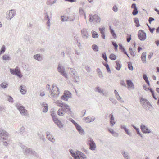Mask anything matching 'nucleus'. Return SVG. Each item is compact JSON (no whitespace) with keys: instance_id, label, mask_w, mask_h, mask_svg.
<instances>
[{"instance_id":"49","label":"nucleus","mask_w":159,"mask_h":159,"mask_svg":"<svg viewBox=\"0 0 159 159\" xmlns=\"http://www.w3.org/2000/svg\"><path fill=\"white\" fill-rule=\"evenodd\" d=\"M124 157H125V159H129V157L128 154L125 153H124L123 154Z\"/></svg>"},{"instance_id":"38","label":"nucleus","mask_w":159,"mask_h":159,"mask_svg":"<svg viewBox=\"0 0 159 159\" xmlns=\"http://www.w3.org/2000/svg\"><path fill=\"white\" fill-rule=\"evenodd\" d=\"M20 91L22 94H25V93L26 92V90L25 89H23V87L22 86H20Z\"/></svg>"},{"instance_id":"5","label":"nucleus","mask_w":159,"mask_h":159,"mask_svg":"<svg viewBox=\"0 0 159 159\" xmlns=\"http://www.w3.org/2000/svg\"><path fill=\"white\" fill-rule=\"evenodd\" d=\"M138 36L139 39L141 40H145L146 38V34L142 30H140L138 32Z\"/></svg>"},{"instance_id":"26","label":"nucleus","mask_w":159,"mask_h":159,"mask_svg":"<svg viewBox=\"0 0 159 159\" xmlns=\"http://www.w3.org/2000/svg\"><path fill=\"white\" fill-rule=\"evenodd\" d=\"M109 58L111 60H114L116 59V56L115 54L111 53L110 55Z\"/></svg>"},{"instance_id":"56","label":"nucleus","mask_w":159,"mask_h":159,"mask_svg":"<svg viewBox=\"0 0 159 159\" xmlns=\"http://www.w3.org/2000/svg\"><path fill=\"white\" fill-rule=\"evenodd\" d=\"M66 1L69 2H76V0H65Z\"/></svg>"},{"instance_id":"1","label":"nucleus","mask_w":159,"mask_h":159,"mask_svg":"<svg viewBox=\"0 0 159 159\" xmlns=\"http://www.w3.org/2000/svg\"><path fill=\"white\" fill-rule=\"evenodd\" d=\"M56 103L57 106L59 107H62L63 109H64V110L66 111H66V110H68L69 111L68 114L70 115H72V111L69 106L66 104H64L62 101L60 100L57 101Z\"/></svg>"},{"instance_id":"29","label":"nucleus","mask_w":159,"mask_h":159,"mask_svg":"<svg viewBox=\"0 0 159 159\" xmlns=\"http://www.w3.org/2000/svg\"><path fill=\"white\" fill-rule=\"evenodd\" d=\"M92 35L93 38H98V35L97 33L95 31H93L92 32Z\"/></svg>"},{"instance_id":"32","label":"nucleus","mask_w":159,"mask_h":159,"mask_svg":"<svg viewBox=\"0 0 159 159\" xmlns=\"http://www.w3.org/2000/svg\"><path fill=\"white\" fill-rule=\"evenodd\" d=\"M34 58L35 59L38 61H40L42 59L41 57H40V55L39 54L34 55Z\"/></svg>"},{"instance_id":"4","label":"nucleus","mask_w":159,"mask_h":159,"mask_svg":"<svg viewBox=\"0 0 159 159\" xmlns=\"http://www.w3.org/2000/svg\"><path fill=\"white\" fill-rule=\"evenodd\" d=\"M87 140L88 142L87 143L89 146V149L92 150H95L96 146L94 141L92 139L90 138L88 139Z\"/></svg>"},{"instance_id":"47","label":"nucleus","mask_w":159,"mask_h":159,"mask_svg":"<svg viewBox=\"0 0 159 159\" xmlns=\"http://www.w3.org/2000/svg\"><path fill=\"white\" fill-rule=\"evenodd\" d=\"M70 70L71 73H73V74L74 75H76V72L75 71V69L70 68Z\"/></svg>"},{"instance_id":"39","label":"nucleus","mask_w":159,"mask_h":159,"mask_svg":"<svg viewBox=\"0 0 159 159\" xmlns=\"http://www.w3.org/2000/svg\"><path fill=\"white\" fill-rule=\"evenodd\" d=\"M112 44L115 47V49L116 51H117L118 50V45L114 42H112Z\"/></svg>"},{"instance_id":"41","label":"nucleus","mask_w":159,"mask_h":159,"mask_svg":"<svg viewBox=\"0 0 159 159\" xmlns=\"http://www.w3.org/2000/svg\"><path fill=\"white\" fill-rule=\"evenodd\" d=\"M2 59L4 60H7L10 59V57L8 55H4L2 57Z\"/></svg>"},{"instance_id":"44","label":"nucleus","mask_w":159,"mask_h":159,"mask_svg":"<svg viewBox=\"0 0 159 159\" xmlns=\"http://www.w3.org/2000/svg\"><path fill=\"white\" fill-rule=\"evenodd\" d=\"M138 13V11L137 10V8H136L135 9H134V10L133 11L132 14L134 15H136Z\"/></svg>"},{"instance_id":"45","label":"nucleus","mask_w":159,"mask_h":159,"mask_svg":"<svg viewBox=\"0 0 159 159\" xmlns=\"http://www.w3.org/2000/svg\"><path fill=\"white\" fill-rule=\"evenodd\" d=\"M102 57L106 62H107V58L105 53L102 54Z\"/></svg>"},{"instance_id":"28","label":"nucleus","mask_w":159,"mask_h":159,"mask_svg":"<svg viewBox=\"0 0 159 159\" xmlns=\"http://www.w3.org/2000/svg\"><path fill=\"white\" fill-rule=\"evenodd\" d=\"M143 79L145 80L146 82L147 83L148 86H150V84L149 80H148V78L146 75H144L143 77Z\"/></svg>"},{"instance_id":"42","label":"nucleus","mask_w":159,"mask_h":159,"mask_svg":"<svg viewBox=\"0 0 159 159\" xmlns=\"http://www.w3.org/2000/svg\"><path fill=\"white\" fill-rule=\"evenodd\" d=\"M7 84L6 83H2L0 85V87L3 88H5L7 87Z\"/></svg>"},{"instance_id":"31","label":"nucleus","mask_w":159,"mask_h":159,"mask_svg":"<svg viewBox=\"0 0 159 159\" xmlns=\"http://www.w3.org/2000/svg\"><path fill=\"white\" fill-rule=\"evenodd\" d=\"M116 96L117 99L121 102H123L124 101L123 100L122 98L120 97L119 94H116Z\"/></svg>"},{"instance_id":"36","label":"nucleus","mask_w":159,"mask_h":159,"mask_svg":"<svg viewBox=\"0 0 159 159\" xmlns=\"http://www.w3.org/2000/svg\"><path fill=\"white\" fill-rule=\"evenodd\" d=\"M92 48L95 51H98V46L96 45H93L92 46Z\"/></svg>"},{"instance_id":"58","label":"nucleus","mask_w":159,"mask_h":159,"mask_svg":"<svg viewBox=\"0 0 159 159\" xmlns=\"http://www.w3.org/2000/svg\"><path fill=\"white\" fill-rule=\"evenodd\" d=\"M142 50V48H141V47L139 46L138 48V52H140Z\"/></svg>"},{"instance_id":"62","label":"nucleus","mask_w":159,"mask_h":159,"mask_svg":"<svg viewBox=\"0 0 159 159\" xmlns=\"http://www.w3.org/2000/svg\"><path fill=\"white\" fill-rule=\"evenodd\" d=\"M102 35L101 36L102 38L103 39H105V35L104 33L101 34Z\"/></svg>"},{"instance_id":"43","label":"nucleus","mask_w":159,"mask_h":159,"mask_svg":"<svg viewBox=\"0 0 159 159\" xmlns=\"http://www.w3.org/2000/svg\"><path fill=\"white\" fill-rule=\"evenodd\" d=\"M85 121L86 123H89L91 121V120L89 117H86L85 119Z\"/></svg>"},{"instance_id":"60","label":"nucleus","mask_w":159,"mask_h":159,"mask_svg":"<svg viewBox=\"0 0 159 159\" xmlns=\"http://www.w3.org/2000/svg\"><path fill=\"white\" fill-rule=\"evenodd\" d=\"M154 30V28H149V30L150 32L152 33H153Z\"/></svg>"},{"instance_id":"63","label":"nucleus","mask_w":159,"mask_h":159,"mask_svg":"<svg viewBox=\"0 0 159 159\" xmlns=\"http://www.w3.org/2000/svg\"><path fill=\"white\" fill-rule=\"evenodd\" d=\"M96 90L98 92H101V91L99 87H98V88H97Z\"/></svg>"},{"instance_id":"10","label":"nucleus","mask_w":159,"mask_h":159,"mask_svg":"<svg viewBox=\"0 0 159 159\" xmlns=\"http://www.w3.org/2000/svg\"><path fill=\"white\" fill-rule=\"evenodd\" d=\"M51 94L52 96H57L59 94L58 88L56 86H52L51 91Z\"/></svg>"},{"instance_id":"6","label":"nucleus","mask_w":159,"mask_h":159,"mask_svg":"<svg viewBox=\"0 0 159 159\" xmlns=\"http://www.w3.org/2000/svg\"><path fill=\"white\" fill-rule=\"evenodd\" d=\"M16 106L21 114L24 116H26L27 115V111L25 109L23 106H20L19 105L17 104Z\"/></svg>"},{"instance_id":"17","label":"nucleus","mask_w":159,"mask_h":159,"mask_svg":"<svg viewBox=\"0 0 159 159\" xmlns=\"http://www.w3.org/2000/svg\"><path fill=\"white\" fill-rule=\"evenodd\" d=\"M66 110L67 111H66L64 110V109H63V108L62 109H59L58 110L57 112L58 114L60 116H62L66 112H67L68 113L69 111L68 110Z\"/></svg>"},{"instance_id":"21","label":"nucleus","mask_w":159,"mask_h":159,"mask_svg":"<svg viewBox=\"0 0 159 159\" xmlns=\"http://www.w3.org/2000/svg\"><path fill=\"white\" fill-rule=\"evenodd\" d=\"M75 126L77 129L79 131L80 133H83L84 132L83 129L78 124H76V125Z\"/></svg>"},{"instance_id":"40","label":"nucleus","mask_w":159,"mask_h":159,"mask_svg":"<svg viewBox=\"0 0 159 159\" xmlns=\"http://www.w3.org/2000/svg\"><path fill=\"white\" fill-rule=\"evenodd\" d=\"M5 46L3 45L1 48V51L0 52V55L2 53H3L5 50Z\"/></svg>"},{"instance_id":"8","label":"nucleus","mask_w":159,"mask_h":159,"mask_svg":"<svg viewBox=\"0 0 159 159\" xmlns=\"http://www.w3.org/2000/svg\"><path fill=\"white\" fill-rule=\"evenodd\" d=\"M10 72L12 74L17 75L20 78L22 77L20 71L18 67H16L14 70L10 69Z\"/></svg>"},{"instance_id":"61","label":"nucleus","mask_w":159,"mask_h":159,"mask_svg":"<svg viewBox=\"0 0 159 159\" xmlns=\"http://www.w3.org/2000/svg\"><path fill=\"white\" fill-rule=\"evenodd\" d=\"M120 84L121 85H125V82H124V81H120Z\"/></svg>"},{"instance_id":"30","label":"nucleus","mask_w":159,"mask_h":159,"mask_svg":"<svg viewBox=\"0 0 159 159\" xmlns=\"http://www.w3.org/2000/svg\"><path fill=\"white\" fill-rule=\"evenodd\" d=\"M110 29L111 34H112V36L114 38H116V35L115 33L114 30L111 28V26H110Z\"/></svg>"},{"instance_id":"14","label":"nucleus","mask_w":159,"mask_h":159,"mask_svg":"<svg viewBox=\"0 0 159 159\" xmlns=\"http://www.w3.org/2000/svg\"><path fill=\"white\" fill-rule=\"evenodd\" d=\"M141 128L142 131L145 133H148L150 132V130L144 125H141Z\"/></svg>"},{"instance_id":"50","label":"nucleus","mask_w":159,"mask_h":159,"mask_svg":"<svg viewBox=\"0 0 159 159\" xmlns=\"http://www.w3.org/2000/svg\"><path fill=\"white\" fill-rule=\"evenodd\" d=\"M125 132H126V133L129 135H130V133L128 129H127L126 128H125Z\"/></svg>"},{"instance_id":"34","label":"nucleus","mask_w":159,"mask_h":159,"mask_svg":"<svg viewBox=\"0 0 159 159\" xmlns=\"http://www.w3.org/2000/svg\"><path fill=\"white\" fill-rule=\"evenodd\" d=\"M134 22L136 24V26L137 27H138L140 26V25L139 22V20L138 18H135L134 19Z\"/></svg>"},{"instance_id":"33","label":"nucleus","mask_w":159,"mask_h":159,"mask_svg":"<svg viewBox=\"0 0 159 159\" xmlns=\"http://www.w3.org/2000/svg\"><path fill=\"white\" fill-rule=\"evenodd\" d=\"M129 53L132 56L134 57L135 56L134 52L133 51L131 48H130L129 49Z\"/></svg>"},{"instance_id":"13","label":"nucleus","mask_w":159,"mask_h":159,"mask_svg":"<svg viewBox=\"0 0 159 159\" xmlns=\"http://www.w3.org/2000/svg\"><path fill=\"white\" fill-rule=\"evenodd\" d=\"M15 14L14 10H11L7 13V17L8 19H11Z\"/></svg>"},{"instance_id":"59","label":"nucleus","mask_w":159,"mask_h":159,"mask_svg":"<svg viewBox=\"0 0 159 159\" xmlns=\"http://www.w3.org/2000/svg\"><path fill=\"white\" fill-rule=\"evenodd\" d=\"M109 131L111 134H113L114 132L112 129H109Z\"/></svg>"},{"instance_id":"52","label":"nucleus","mask_w":159,"mask_h":159,"mask_svg":"<svg viewBox=\"0 0 159 159\" xmlns=\"http://www.w3.org/2000/svg\"><path fill=\"white\" fill-rule=\"evenodd\" d=\"M8 100L10 102H13V98L11 96L9 97Z\"/></svg>"},{"instance_id":"35","label":"nucleus","mask_w":159,"mask_h":159,"mask_svg":"<svg viewBox=\"0 0 159 159\" xmlns=\"http://www.w3.org/2000/svg\"><path fill=\"white\" fill-rule=\"evenodd\" d=\"M103 64L106 67L107 71L110 73L111 72V71L108 64L107 63H103Z\"/></svg>"},{"instance_id":"27","label":"nucleus","mask_w":159,"mask_h":159,"mask_svg":"<svg viewBox=\"0 0 159 159\" xmlns=\"http://www.w3.org/2000/svg\"><path fill=\"white\" fill-rule=\"evenodd\" d=\"M116 68L117 70H120L121 68V65L119 63L118 61H116Z\"/></svg>"},{"instance_id":"46","label":"nucleus","mask_w":159,"mask_h":159,"mask_svg":"<svg viewBox=\"0 0 159 159\" xmlns=\"http://www.w3.org/2000/svg\"><path fill=\"white\" fill-rule=\"evenodd\" d=\"M126 39H127V41L128 42H129L131 40V35H128L127 36Z\"/></svg>"},{"instance_id":"20","label":"nucleus","mask_w":159,"mask_h":159,"mask_svg":"<svg viewBox=\"0 0 159 159\" xmlns=\"http://www.w3.org/2000/svg\"><path fill=\"white\" fill-rule=\"evenodd\" d=\"M143 88L144 89V90H147L148 89L151 92V93H152V95L153 96V98L155 99H156V100L157 99V98L154 95V92H153V91H152V89L149 88H148L145 85L143 86Z\"/></svg>"},{"instance_id":"51","label":"nucleus","mask_w":159,"mask_h":159,"mask_svg":"<svg viewBox=\"0 0 159 159\" xmlns=\"http://www.w3.org/2000/svg\"><path fill=\"white\" fill-rule=\"evenodd\" d=\"M113 10L114 12H117L118 8L116 6H114L113 7Z\"/></svg>"},{"instance_id":"16","label":"nucleus","mask_w":159,"mask_h":159,"mask_svg":"<svg viewBox=\"0 0 159 159\" xmlns=\"http://www.w3.org/2000/svg\"><path fill=\"white\" fill-rule=\"evenodd\" d=\"M126 83L128 88L133 89L134 88V85L131 80H126Z\"/></svg>"},{"instance_id":"48","label":"nucleus","mask_w":159,"mask_h":159,"mask_svg":"<svg viewBox=\"0 0 159 159\" xmlns=\"http://www.w3.org/2000/svg\"><path fill=\"white\" fill-rule=\"evenodd\" d=\"M104 29H105V28L104 27L99 28V30L100 31L101 34L104 33Z\"/></svg>"},{"instance_id":"24","label":"nucleus","mask_w":159,"mask_h":159,"mask_svg":"<svg viewBox=\"0 0 159 159\" xmlns=\"http://www.w3.org/2000/svg\"><path fill=\"white\" fill-rule=\"evenodd\" d=\"M110 116H111L110 123L112 125V126H113V125L115 124V122L114 121V119L113 117V115L112 114L110 115Z\"/></svg>"},{"instance_id":"55","label":"nucleus","mask_w":159,"mask_h":159,"mask_svg":"<svg viewBox=\"0 0 159 159\" xmlns=\"http://www.w3.org/2000/svg\"><path fill=\"white\" fill-rule=\"evenodd\" d=\"M61 19L62 21H64L66 20V19L64 16H62L61 17Z\"/></svg>"},{"instance_id":"23","label":"nucleus","mask_w":159,"mask_h":159,"mask_svg":"<svg viewBox=\"0 0 159 159\" xmlns=\"http://www.w3.org/2000/svg\"><path fill=\"white\" fill-rule=\"evenodd\" d=\"M146 53L143 52L142 53L141 57V59L143 63H145L146 61Z\"/></svg>"},{"instance_id":"37","label":"nucleus","mask_w":159,"mask_h":159,"mask_svg":"<svg viewBox=\"0 0 159 159\" xmlns=\"http://www.w3.org/2000/svg\"><path fill=\"white\" fill-rule=\"evenodd\" d=\"M128 68L131 70H132L133 68L131 62H129L128 63Z\"/></svg>"},{"instance_id":"18","label":"nucleus","mask_w":159,"mask_h":159,"mask_svg":"<svg viewBox=\"0 0 159 159\" xmlns=\"http://www.w3.org/2000/svg\"><path fill=\"white\" fill-rule=\"evenodd\" d=\"M140 103L143 105V106L145 105H147L148 104V101L145 99L141 98L140 99Z\"/></svg>"},{"instance_id":"11","label":"nucleus","mask_w":159,"mask_h":159,"mask_svg":"<svg viewBox=\"0 0 159 159\" xmlns=\"http://www.w3.org/2000/svg\"><path fill=\"white\" fill-rule=\"evenodd\" d=\"M58 71L64 76L66 78H67V75L65 72L64 70V69L62 67L60 66H58V67L57 68Z\"/></svg>"},{"instance_id":"9","label":"nucleus","mask_w":159,"mask_h":159,"mask_svg":"<svg viewBox=\"0 0 159 159\" xmlns=\"http://www.w3.org/2000/svg\"><path fill=\"white\" fill-rule=\"evenodd\" d=\"M71 94L68 91H65L64 95L61 97L62 99L65 101H67L68 99L71 97Z\"/></svg>"},{"instance_id":"12","label":"nucleus","mask_w":159,"mask_h":159,"mask_svg":"<svg viewBox=\"0 0 159 159\" xmlns=\"http://www.w3.org/2000/svg\"><path fill=\"white\" fill-rule=\"evenodd\" d=\"M0 137L2 138L3 139H7L8 134L7 133L2 130H0Z\"/></svg>"},{"instance_id":"25","label":"nucleus","mask_w":159,"mask_h":159,"mask_svg":"<svg viewBox=\"0 0 159 159\" xmlns=\"http://www.w3.org/2000/svg\"><path fill=\"white\" fill-rule=\"evenodd\" d=\"M42 107H44V108L43 110V112H46L48 110V106L46 104H42Z\"/></svg>"},{"instance_id":"22","label":"nucleus","mask_w":159,"mask_h":159,"mask_svg":"<svg viewBox=\"0 0 159 159\" xmlns=\"http://www.w3.org/2000/svg\"><path fill=\"white\" fill-rule=\"evenodd\" d=\"M47 138L50 141L52 142L55 141V139L50 134H49L47 135Z\"/></svg>"},{"instance_id":"19","label":"nucleus","mask_w":159,"mask_h":159,"mask_svg":"<svg viewBox=\"0 0 159 159\" xmlns=\"http://www.w3.org/2000/svg\"><path fill=\"white\" fill-rule=\"evenodd\" d=\"M119 49L121 50L122 52H124V53L125 54H126L129 58H130V57L129 55L127 53V52L125 51V49L122 46V44H119Z\"/></svg>"},{"instance_id":"57","label":"nucleus","mask_w":159,"mask_h":159,"mask_svg":"<svg viewBox=\"0 0 159 159\" xmlns=\"http://www.w3.org/2000/svg\"><path fill=\"white\" fill-rule=\"evenodd\" d=\"M132 8L135 9L137 8L136 4H133L131 6Z\"/></svg>"},{"instance_id":"2","label":"nucleus","mask_w":159,"mask_h":159,"mask_svg":"<svg viewBox=\"0 0 159 159\" xmlns=\"http://www.w3.org/2000/svg\"><path fill=\"white\" fill-rule=\"evenodd\" d=\"M70 152L72 156L75 159H86V155L80 151H77L76 155L75 153H72L71 152Z\"/></svg>"},{"instance_id":"15","label":"nucleus","mask_w":159,"mask_h":159,"mask_svg":"<svg viewBox=\"0 0 159 159\" xmlns=\"http://www.w3.org/2000/svg\"><path fill=\"white\" fill-rule=\"evenodd\" d=\"M81 33L82 36L84 38H87L88 36V34L87 30L83 29L81 30Z\"/></svg>"},{"instance_id":"53","label":"nucleus","mask_w":159,"mask_h":159,"mask_svg":"<svg viewBox=\"0 0 159 159\" xmlns=\"http://www.w3.org/2000/svg\"><path fill=\"white\" fill-rule=\"evenodd\" d=\"M154 20V18L152 17H150L149 19V23L150 24L151 22L152 21H153Z\"/></svg>"},{"instance_id":"64","label":"nucleus","mask_w":159,"mask_h":159,"mask_svg":"<svg viewBox=\"0 0 159 159\" xmlns=\"http://www.w3.org/2000/svg\"><path fill=\"white\" fill-rule=\"evenodd\" d=\"M156 31L157 33L159 32V27H158L156 29Z\"/></svg>"},{"instance_id":"54","label":"nucleus","mask_w":159,"mask_h":159,"mask_svg":"<svg viewBox=\"0 0 159 159\" xmlns=\"http://www.w3.org/2000/svg\"><path fill=\"white\" fill-rule=\"evenodd\" d=\"M134 128L136 129L137 133L139 135H141L139 133V129L135 127H134Z\"/></svg>"},{"instance_id":"7","label":"nucleus","mask_w":159,"mask_h":159,"mask_svg":"<svg viewBox=\"0 0 159 159\" xmlns=\"http://www.w3.org/2000/svg\"><path fill=\"white\" fill-rule=\"evenodd\" d=\"M89 17V21L90 22H92L93 21H94L96 22H99L101 21L100 18L96 14L93 15L92 14L90 15Z\"/></svg>"},{"instance_id":"3","label":"nucleus","mask_w":159,"mask_h":159,"mask_svg":"<svg viewBox=\"0 0 159 159\" xmlns=\"http://www.w3.org/2000/svg\"><path fill=\"white\" fill-rule=\"evenodd\" d=\"M51 115L53 121L57 125L58 127L61 128L63 127V124L56 118L54 111H52Z\"/></svg>"}]
</instances>
